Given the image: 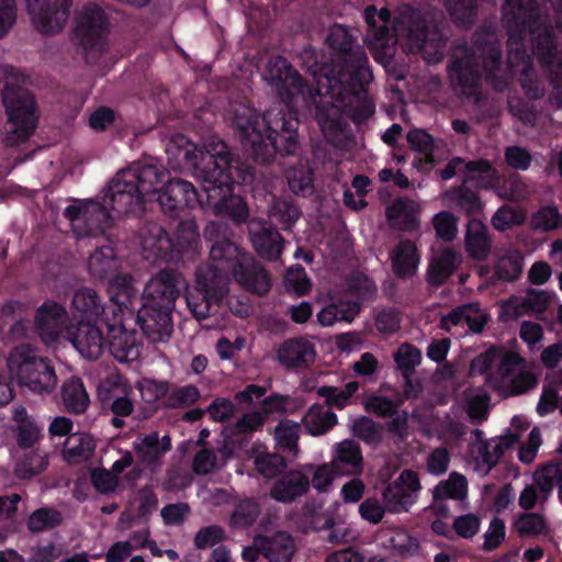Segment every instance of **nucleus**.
Instances as JSON below:
<instances>
[{"mask_svg":"<svg viewBox=\"0 0 562 562\" xmlns=\"http://www.w3.org/2000/svg\"><path fill=\"white\" fill-rule=\"evenodd\" d=\"M325 42L337 56V65L331 68L322 66L317 74L315 63L308 70L315 78L313 90L321 98L316 103L317 122L325 137L335 143L347 125L344 114L355 122L373 114L374 104L364 89L372 79V72L363 47L356 44L347 26H330Z\"/></svg>","mask_w":562,"mask_h":562,"instance_id":"nucleus-1","label":"nucleus"},{"mask_svg":"<svg viewBox=\"0 0 562 562\" xmlns=\"http://www.w3.org/2000/svg\"><path fill=\"white\" fill-rule=\"evenodd\" d=\"M167 153L179 158L183 162L182 168L201 183L206 195L204 206L211 207L216 216L229 218L237 225L248 221L249 209L245 199L229 194L231 186L237 181L234 171H238V162L232 159L224 142L212 137L198 146L184 136H178Z\"/></svg>","mask_w":562,"mask_h":562,"instance_id":"nucleus-2","label":"nucleus"},{"mask_svg":"<svg viewBox=\"0 0 562 562\" xmlns=\"http://www.w3.org/2000/svg\"><path fill=\"white\" fill-rule=\"evenodd\" d=\"M232 124L244 150L260 164H269L277 153L294 155L299 149L295 114L277 103L262 116L247 105L233 109Z\"/></svg>","mask_w":562,"mask_h":562,"instance_id":"nucleus-3","label":"nucleus"},{"mask_svg":"<svg viewBox=\"0 0 562 562\" xmlns=\"http://www.w3.org/2000/svg\"><path fill=\"white\" fill-rule=\"evenodd\" d=\"M460 54H453L449 60L448 72L453 86H458L465 95H477L482 79L494 90H507L513 75L503 66V52L498 36L493 27L482 25L472 34V46H458ZM479 59H482V69Z\"/></svg>","mask_w":562,"mask_h":562,"instance_id":"nucleus-4","label":"nucleus"},{"mask_svg":"<svg viewBox=\"0 0 562 562\" xmlns=\"http://www.w3.org/2000/svg\"><path fill=\"white\" fill-rule=\"evenodd\" d=\"M515 2L513 11L506 14V22L518 36L524 38L527 29L530 32L532 53L541 67L550 72L555 88L562 86V59H558V41L548 15H543L540 0H508ZM562 16V0H542Z\"/></svg>","mask_w":562,"mask_h":562,"instance_id":"nucleus-5","label":"nucleus"},{"mask_svg":"<svg viewBox=\"0 0 562 562\" xmlns=\"http://www.w3.org/2000/svg\"><path fill=\"white\" fill-rule=\"evenodd\" d=\"M11 373H15L21 385L37 394H50L57 385V375L50 361L35 355L26 344L15 347L7 359Z\"/></svg>","mask_w":562,"mask_h":562,"instance_id":"nucleus-6","label":"nucleus"},{"mask_svg":"<svg viewBox=\"0 0 562 562\" xmlns=\"http://www.w3.org/2000/svg\"><path fill=\"white\" fill-rule=\"evenodd\" d=\"M2 102L9 121L13 124L11 134L4 139L5 146H14L26 140L36 127L35 101L27 89L7 81Z\"/></svg>","mask_w":562,"mask_h":562,"instance_id":"nucleus-7","label":"nucleus"},{"mask_svg":"<svg viewBox=\"0 0 562 562\" xmlns=\"http://www.w3.org/2000/svg\"><path fill=\"white\" fill-rule=\"evenodd\" d=\"M109 16L95 3L86 5L77 16L75 36L88 63H94L105 50Z\"/></svg>","mask_w":562,"mask_h":562,"instance_id":"nucleus-8","label":"nucleus"},{"mask_svg":"<svg viewBox=\"0 0 562 562\" xmlns=\"http://www.w3.org/2000/svg\"><path fill=\"white\" fill-rule=\"evenodd\" d=\"M265 80L269 82L277 92L280 103L285 110L293 102L296 95L310 94L313 97V90L304 82L302 76L292 65L281 56L270 58L267 63Z\"/></svg>","mask_w":562,"mask_h":562,"instance_id":"nucleus-9","label":"nucleus"},{"mask_svg":"<svg viewBox=\"0 0 562 562\" xmlns=\"http://www.w3.org/2000/svg\"><path fill=\"white\" fill-rule=\"evenodd\" d=\"M363 15L369 27L367 43L373 58L383 66L390 65L395 54L394 41L389 29L391 12L386 8L378 11L374 5H369L364 9Z\"/></svg>","mask_w":562,"mask_h":562,"instance_id":"nucleus-10","label":"nucleus"},{"mask_svg":"<svg viewBox=\"0 0 562 562\" xmlns=\"http://www.w3.org/2000/svg\"><path fill=\"white\" fill-rule=\"evenodd\" d=\"M134 176L121 170L111 180L104 194V202L115 215L139 213L144 210V194L134 184Z\"/></svg>","mask_w":562,"mask_h":562,"instance_id":"nucleus-11","label":"nucleus"},{"mask_svg":"<svg viewBox=\"0 0 562 562\" xmlns=\"http://www.w3.org/2000/svg\"><path fill=\"white\" fill-rule=\"evenodd\" d=\"M35 29L44 34L61 31L69 18L72 0H25Z\"/></svg>","mask_w":562,"mask_h":562,"instance_id":"nucleus-12","label":"nucleus"},{"mask_svg":"<svg viewBox=\"0 0 562 562\" xmlns=\"http://www.w3.org/2000/svg\"><path fill=\"white\" fill-rule=\"evenodd\" d=\"M181 285V272L172 268L160 269L146 282L142 295L143 304L175 308Z\"/></svg>","mask_w":562,"mask_h":562,"instance_id":"nucleus-13","label":"nucleus"},{"mask_svg":"<svg viewBox=\"0 0 562 562\" xmlns=\"http://www.w3.org/2000/svg\"><path fill=\"white\" fill-rule=\"evenodd\" d=\"M105 202L86 201L69 205L65 209L64 215L71 222L72 226L82 229L85 234L98 235L111 226L112 215Z\"/></svg>","mask_w":562,"mask_h":562,"instance_id":"nucleus-14","label":"nucleus"},{"mask_svg":"<svg viewBox=\"0 0 562 562\" xmlns=\"http://www.w3.org/2000/svg\"><path fill=\"white\" fill-rule=\"evenodd\" d=\"M137 240L145 260L172 262V237L160 224H143L137 231Z\"/></svg>","mask_w":562,"mask_h":562,"instance_id":"nucleus-15","label":"nucleus"},{"mask_svg":"<svg viewBox=\"0 0 562 562\" xmlns=\"http://www.w3.org/2000/svg\"><path fill=\"white\" fill-rule=\"evenodd\" d=\"M419 487L418 474L411 470H404L382 493L387 512L393 514L408 512L417 501Z\"/></svg>","mask_w":562,"mask_h":562,"instance_id":"nucleus-16","label":"nucleus"},{"mask_svg":"<svg viewBox=\"0 0 562 562\" xmlns=\"http://www.w3.org/2000/svg\"><path fill=\"white\" fill-rule=\"evenodd\" d=\"M158 202L164 213L170 216L184 209H192L198 203L204 206L194 186L181 178L170 179L159 190Z\"/></svg>","mask_w":562,"mask_h":562,"instance_id":"nucleus-17","label":"nucleus"},{"mask_svg":"<svg viewBox=\"0 0 562 562\" xmlns=\"http://www.w3.org/2000/svg\"><path fill=\"white\" fill-rule=\"evenodd\" d=\"M233 276L243 289L259 296L268 294L272 286L270 273L250 255L237 258Z\"/></svg>","mask_w":562,"mask_h":562,"instance_id":"nucleus-18","label":"nucleus"},{"mask_svg":"<svg viewBox=\"0 0 562 562\" xmlns=\"http://www.w3.org/2000/svg\"><path fill=\"white\" fill-rule=\"evenodd\" d=\"M66 338L82 357L89 360L99 359L106 347L101 328L90 321H80L76 325L68 326Z\"/></svg>","mask_w":562,"mask_h":562,"instance_id":"nucleus-19","label":"nucleus"},{"mask_svg":"<svg viewBox=\"0 0 562 562\" xmlns=\"http://www.w3.org/2000/svg\"><path fill=\"white\" fill-rule=\"evenodd\" d=\"M248 234L259 257L269 261H276L280 258L284 239L271 223L262 218H251L248 222Z\"/></svg>","mask_w":562,"mask_h":562,"instance_id":"nucleus-20","label":"nucleus"},{"mask_svg":"<svg viewBox=\"0 0 562 562\" xmlns=\"http://www.w3.org/2000/svg\"><path fill=\"white\" fill-rule=\"evenodd\" d=\"M173 308L143 304L137 312V322L144 335L154 344L168 341L173 331Z\"/></svg>","mask_w":562,"mask_h":562,"instance_id":"nucleus-21","label":"nucleus"},{"mask_svg":"<svg viewBox=\"0 0 562 562\" xmlns=\"http://www.w3.org/2000/svg\"><path fill=\"white\" fill-rule=\"evenodd\" d=\"M316 358L315 345L306 338H289L277 350V360L286 370H305Z\"/></svg>","mask_w":562,"mask_h":562,"instance_id":"nucleus-22","label":"nucleus"},{"mask_svg":"<svg viewBox=\"0 0 562 562\" xmlns=\"http://www.w3.org/2000/svg\"><path fill=\"white\" fill-rule=\"evenodd\" d=\"M514 7H515V2H512V4H509L508 0H505L503 10H502V21L508 31L509 41H515V43H518V45H520V47L517 49V55L520 57V59H522L525 61V64H524V68L521 70V72H520L519 82H520L522 90H525L526 94L529 98H541V95H543V89H542L539 78H537L535 76V69H533L532 61L530 60V58H528L526 48H525V40H526L527 34H529V40H530V43L532 44L531 33L529 30H527L522 40H519V37H517V35H515V33H513V31L510 30V27L506 21L507 12H509V10H514ZM531 48H532V45H531Z\"/></svg>","mask_w":562,"mask_h":562,"instance_id":"nucleus-23","label":"nucleus"},{"mask_svg":"<svg viewBox=\"0 0 562 562\" xmlns=\"http://www.w3.org/2000/svg\"><path fill=\"white\" fill-rule=\"evenodd\" d=\"M68 313L66 308L56 302H45L35 315V325L38 335L45 344H52L66 333Z\"/></svg>","mask_w":562,"mask_h":562,"instance_id":"nucleus-24","label":"nucleus"},{"mask_svg":"<svg viewBox=\"0 0 562 562\" xmlns=\"http://www.w3.org/2000/svg\"><path fill=\"white\" fill-rule=\"evenodd\" d=\"M468 488V480L463 473H450L448 480H441L434 487L430 508L436 516H449L450 507L447 499H464Z\"/></svg>","mask_w":562,"mask_h":562,"instance_id":"nucleus-25","label":"nucleus"},{"mask_svg":"<svg viewBox=\"0 0 562 562\" xmlns=\"http://www.w3.org/2000/svg\"><path fill=\"white\" fill-rule=\"evenodd\" d=\"M310 487L311 481L307 474L292 469L278 476L270 488L269 495L279 503L291 504L306 495Z\"/></svg>","mask_w":562,"mask_h":562,"instance_id":"nucleus-26","label":"nucleus"},{"mask_svg":"<svg viewBox=\"0 0 562 562\" xmlns=\"http://www.w3.org/2000/svg\"><path fill=\"white\" fill-rule=\"evenodd\" d=\"M122 393L113 379L103 380L99 387L102 409L113 414L112 425L115 428H122L124 426L122 417L131 415L134 409L132 401Z\"/></svg>","mask_w":562,"mask_h":562,"instance_id":"nucleus-27","label":"nucleus"},{"mask_svg":"<svg viewBox=\"0 0 562 562\" xmlns=\"http://www.w3.org/2000/svg\"><path fill=\"white\" fill-rule=\"evenodd\" d=\"M488 322H492L490 312L483 310L479 302H469V304L452 307L446 316H442L441 327H443V329H450L451 325L467 323L470 331L473 334H482Z\"/></svg>","mask_w":562,"mask_h":562,"instance_id":"nucleus-28","label":"nucleus"},{"mask_svg":"<svg viewBox=\"0 0 562 562\" xmlns=\"http://www.w3.org/2000/svg\"><path fill=\"white\" fill-rule=\"evenodd\" d=\"M397 40H406L409 52L422 50V13L409 5H402L393 22Z\"/></svg>","mask_w":562,"mask_h":562,"instance_id":"nucleus-29","label":"nucleus"},{"mask_svg":"<svg viewBox=\"0 0 562 562\" xmlns=\"http://www.w3.org/2000/svg\"><path fill=\"white\" fill-rule=\"evenodd\" d=\"M331 467L339 476H358L364 469L361 448L353 439H345L334 447Z\"/></svg>","mask_w":562,"mask_h":562,"instance_id":"nucleus-30","label":"nucleus"},{"mask_svg":"<svg viewBox=\"0 0 562 562\" xmlns=\"http://www.w3.org/2000/svg\"><path fill=\"white\" fill-rule=\"evenodd\" d=\"M229 227L220 222H210L204 228V237L212 243L210 248V258L212 265L220 266L223 261H231L237 258L238 248L229 239Z\"/></svg>","mask_w":562,"mask_h":562,"instance_id":"nucleus-31","label":"nucleus"},{"mask_svg":"<svg viewBox=\"0 0 562 562\" xmlns=\"http://www.w3.org/2000/svg\"><path fill=\"white\" fill-rule=\"evenodd\" d=\"M201 250V237L194 221H181L172 237V262L194 259Z\"/></svg>","mask_w":562,"mask_h":562,"instance_id":"nucleus-32","label":"nucleus"},{"mask_svg":"<svg viewBox=\"0 0 562 562\" xmlns=\"http://www.w3.org/2000/svg\"><path fill=\"white\" fill-rule=\"evenodd\" d=\"M395 362L404 379V394L407 398H416L420 393V381L416 375L415 367L420 362V351L403 344L395 353Z\"/></svg>","mask_w":562,"mask_h":562,"instance_id":"nucleus-33","label":"nucleus"},{"mask_svg":"<svg viewBox=\"0 0 562 562\" xmlns=\"http://www.w3.org/2000/svg\"><path fill=\"white\" fill-rule=\"evenodd\" d=\"M195 288L224 300L229 292V277L218 265L200 266L195 271Z\"/></svg>","mask_w":562,"mask_h":562,"instance_id":"nucleus-34","label":"nucleus"},{"mask_svg":"<svg viewBox=\"0 0 562 562\" xmlns=\"http://www.w3.org/2000/svg\"><path fill=\"white\" fill-rule=\"evenodd\" d=\"M259 541L263 558L269 562H291L296 551L294 538L286 531L261 535Z\"/></svg>","mask_w":562,"mask_h":562,"instance_id":"nucleus-35","label":"nucleus"},{"mask_svg":"<svg viewBox=\"0 0 562 562\" xmlns=\"http://www.w3.org/2000/svg\"><path fill=\"white\" fill-rule=\"evenodd\" d=\"M464 246L470 258L473 260H486L492 250V241L488 228L482 220L471 217L465 228Z\"/></svg>","mask_w":562,"mask_h":562,"instance_id":"nucleus-36","label":"nucleus"},{"mask_svg":"<svg viewBox=\"0 0 562 562\" xmlns=\"http://www.w3.org/2000/svg\"><path fill=\"white\" fill-rule=\"evenodd\" d=\"M419 203L407 198L394 200L387 207L385 216L396 229L411 231L418 225Z\"/></svg>","mask_w":562,"mask_h":562,"instance_id":"nucleus-37","label":"nucleus"},{"mask_svg":"<svg viewBox=\"0 0 562 562\" xmlns=\"http://www.w3.org/2000/svg\"><path fill=\"white\" fill-rule=\"evenodd\" d=\"M121 270V261L114 249L104 245L97 247L88 259V271L99 281L110 280Z\"/></svg>","mask_w":562,"mask_h":562,"instance_id":"nucleus-38","label":"nucleus"},{"mask_svg":"<svg viewBox=\"0 0 562 562\" xmlns=\"http://www.w3.org/2000/svg\"><path fill=\"white\" fill-rule=\"evenodd\" d=\"M468 162L469 160H464L463 158V164L461 165L460 171L462 177L461 184L451 189L450 198L465 213H481V211L484 209L483 200L480 198L479 193H476L475 189H473V181H467L469 176L467 170Z\"/></svg>","mask_w":562,"mask_h":562,"instance_id":"nucleus-39","label":"nucleus"},{"mask_svg":"<svg viewBox=\"0 0 562 562\" xmlns=\"http://www.w3.org/2000/svg\"><path fill=\"white\" fill-rule=\"evenodd\" d=\"M171 448L168 436L159 439L157 431H153L134 445V449L140 459V462L151 467L155 470L161 463L162 456Z\"/></svg>","mask_w":562,"mask_h":562,"instance_id":"nucleus-40","label":"nucleus"},{"mask_svg":"<svg viewBox=\"0 0 562 562\" xmlns=\"http://www.w3.org/2000/svg\"><path fill=\"white\" fill-rule=\"evenodd\" d=\"M70 307L75 315L98 318L104 313V302L93 288L81 286L75 290Z\"/></svg>","mask_w":562,"mask_h":562,"instance_id":"nucleus-41","label":"nucleus"},{"mask_svg":"<svg viewBox=\"0 0 562 562\" xmlns=\"http://www.w3.org/2000/svg\"><path fill=\"white\" fill-rule=\"evenodd\" d=\"M186 302L193 317L198 321H204L218 312L223 300L192 285L187 289Z\"/></svg>","mask_w":562,"mask_h":562,"instance_id":"nucleus-42","label":"nucleus"},{"mask_svg":"<svg viewBox=\"0 0 562 562\" xmlns=\"http://www.w3.org/2000/svg\"><path fill=\"white\" fill-rule=\"evenodd\" d=\"M186 302L193 317L198 321H204L218 312L223 300L192 285L187 289Z\"/></svg>","mask_w":562,"mask_h":562,"instance_id":"nucleus-43","label":"nucleus"},{"mask_svg":"<svg viewBox=\"0 0 562 562\" xmlns=\"http://www.w3.org/2000/svg\"><path fill=\"white\" fill-rule=\"evenodd\" d=\"M109 293L120 308L134 310V302L137 299L135 280L128 273H117L109 280Z\"/></svg>","mask_w":562,"mask_h":562,"instance_id":"nucleus-44","label":"nucleus"},{"mask_svg":"<svg viewBox=\"0 0 562 562\" xmlns=\"http://www.w3.org/2000/svg\"><path fill=\"white\" fill-rule=\"evenodd\" d=\"M123 170L134 176V184L144 195L154 192L155 187L162 181L166 173L164 166L157 162L135 164Z\"/></svg>","mask_w":562,"mask_h":562,"instance_id":"nucleus-45","label":"nucleus"},{"mask_svg":"<svg viewBox=\"0 0 562 562\" xmlns=\"http://www.w3.org/2000/svg\"><path fill=\"white\" fill-rule=\"evenodd\" d=\"M467 171V180H472L476 192L477 190H491L499 183L497 168H494L491 160H486V158L468 160Z\"/></svg>","mask_w":562,"mask_h":562,"instance_id":"nucleus-46","label":"nucleus"},{"mask_svg":"<svg viewBox=\"0 0 562 562\" xmlns=\"http://www.w3.org/2000/svg\"><path fill=\"white\" fill-rule=\"evenodd\" d=\"M337 424V416L329 407L312 405L302 418V425L312 436H322Z\"/></svg>","mask_w":562,"mask_h":562,"instance_id":"nucleus-47","label":"nucleus"},{"mask_svg":"<svg viewBox=\"0 0 562 562\" xmlns=\"http://www.w3.org/2000/svg\"><path fill=\"white\" fill-rule=\"evenodd\" d=\"M61 400L66 411L71 414H83L90 404L81 379L75 376L61 385Z\"/></svg>","mask_w":562,"mask_h":562,"instance_id":"nucleus-48","label":"nucleus"},{"mask_svg":"<svg viewBox=\"0 0 562 562\" xmlns=\"http://www.w3.org/2000/svg\"><path fill=\"white\" fill-rule=\"evenodd\" d=\"M359 313V302L336 300L317 314V319L323 326H331L335 322L350 323Z\"/></svg>","mask_w":562,"mask_h":562,"instance_id":"nucleus-49","label":"nucleus"},{"mask_svg":"<svg viewBox=\"0 0 562 562\" xmlns=\"http://www.w3.org/2000/svg\"><path fill=\"white\" fill-rule=\"evenodd\" d=\"M460 257L453 248H443L437 259L430 260L427 269V279L432 284H442L449 276L453 274L459 266Z\"/></svg>","mask_w":562,"mask_h":562,"instance_id":"nucleus-50","label":"nucleus"},{"mask_svg":"<svg viewBox=\"0 0 562 562\" xmlns=\"http://www.w3.org/2000/svg\"><path fill=\"white\" fill-rule=\"evenodd\" d=\"M95 449L93 437L86 432L70 435L64 446V458L69 463H79L90 459Z\"/></svg>","mask_w":562,"mask_h":562,"instance_id":"nucleus-51","label":"nucleus"},{"mask_svg":"<svg viewBox=\"0 0 562 562\" xmlns=\"http://www.w3.org/2000/svg\"><path fill=\"white\" fill-rule=\"evenodd\" d=\"M392 262L398 277L414 274L418 266L416 245L409 240L401 241L393 251Z\"/></svg>","mask_w":562,"mask_h":562,"instance_id":"nucleus-52","label":"nucleus"},{"mask_svg":"<svg viewBox=\"0 0 562 562\" xmlns=\"http://www.w3.org/2000/svg\"><path fill=\"white\" fill-rule=\"evenodd\" d=\"M533 481L544 497L552 493L554 485H558L559 496L562 499V459L542 465L533 473Z\"/></svg>","mask_w":562,"mask_h":562,"instance_id":"nucleus-53","label":"nucleus"},{"mask_svg":"<svg viewBox=\"0 0 562 562\" xmlns=\"http://www.w3.org/2000/svg\"><path fill=\"white\" fill-rule=\"evenodd\" d=\"M301 424L290 419L281 420L274 428V439L277 447L283 452L290 453L293 458L300 452L299 439Z\"/></svg>","mask_w":562,"mask_h":562,"instance_id":"nucleus-54","label":"nucleus"},{"mask_svg":"<svg viewBox=\"0 0 562 562\" xmlns=\"http://www.w3.org/2000/svg\"><path fill=\"white\" fill-rule=\"evenodd\" d=\"M64 521L63 514L54 507H41L34 510L26 520V527L32 533L53 530Z\"/></svg>","mask_w":562,"mask_h":562,"instance_id":"nucleus-55","label":"nucleus"},{"mask_svg":"<svg viewBox=\"0 0 562 562\" xmlns=\"http://www.w3.org/2000/svg\"><path fill=\"white\" fill-rule=\"evenodd\" d=\"M257 472L266 479L280 476L288 468L285 458L278 452L258 451L254 456Z\"/></svg>","mask_w":562,"mask_h":562,"instance_id":"nucleus-56","label":"nucleus"},{"mask_svg":"<svg viewBox=\"0 0 562 562\" xmlns=\"http://www.w3.org/2000/svg\"><path fill=\"white\" fill-rule=\"evenodd\" d=\"M290 191L295 195L308 196L314 192L312 171L307 165L300 162L285 172Z\"/></svg>","mask_w":562,"mask_h":562,"instance_id":"nucleus-57","label":"nucleus"},{"mask_svg":"<svg viewBox=\"0 0 562 562\" xmlns=\"http://www.w3.org/2000/svg\"><path fill=\"white\" fill-rule=\"evenodd\" d=\"M48 465L46 453L35 449L25 452L16 462L14 473L19 479H31L42 473Z\"/></svg>","mask_w":562,"mask_h":562,"instance_id":"nucleus-58","label":"nucleus"},{"mask_svg":"<svg viewBox=\"0 0 562 562\" xmlns=\"http://www.w3.org/2000/svg\"><path fill=\"white\" fill-rule=\"evenodd\" d=\"M350 431L353 437L370 446H376L382 441V427L367 416L356 418L350 425Z\"/></svg>","mask_w":562,"mask_h":562,"instance_id":"nucleus-59","label":"nucleus"},{"mask_svg":"<svg viewBox=\"0 0 562 562\" xmlns=\"http://www.w3.org/2000/svg\"><path fill=\"white\" fill-rule=\"evenodd\" d=\"M514 527L519 536H539L549 532V524L541 513H521Z\"/></svg>","mask_w":562,"mask_h":562,"instance_id":"nucleus-60","label":"nucleus"},{"mask_svg":"<svg viewBox=\"0 0 562 562\" xmlns=\"http://www.w3.org/2000/svg\"><path fill=\"white\" fill-rule=\"evenodd\" d=\"M358 389L359 383L351 381L341 390L336 386H321L317 390V394L325 398L328 407L335 406L336 408L342 409L349 404L351 396L358 391Z\"/></svg>","mask_w":562,"mask_h":562,"instance_id":"nucleus-61","label":"nucleus"},{"mask_svg":"<svg viewBox=\"0 0 562 562\" xmlns=\"http://www.w3.org/2000/svg\"><path fill=\"white\" fill-rule=\"evenodd\" d=\"M304 406L301 397L281 395L273 393L263 400V411L266 415L273 413L292 414Z\"/></svg>","mask_w":562,"mask_h":562,"instance_id":"nucleus-62","label":"nucleus"},{"mask_svg":"<svg viewBox=\"0 0 562 562\" xmlns=\"http://www.w3.org/2000/svg\"><path fill=\"white\" fill-rule=\"evenodd\" d=\"M301 214L300 207L288 200H276L269 211L270 217L279 222L283 229H290Z\"/></svg>","mask_w":562,"mask_h":562,"instance_id":"nucleus-63","label":"nucleus"},{"mask_svg":"<svg viewBox=\"0 0 562 562\" xmlns=\"http://www.w3.org/2000/svg\"><path fill=\"white\" fill-rule=\"evenodd\" d=\"M535 229L552 231L562 227V213L558 205H542L531 215Z\"/></svg>","mask_w":562,"mask_h":562,"instance_id":"nucleus-64","label":"nucleus"}]
</instances>
